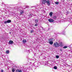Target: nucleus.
Instances as JSON below:
<instances>
[{"instance_id": "6ab92c4d", "label": "nucleus", "mask_w": 72, "mask_h": 72, "mask_svg": "<svg viewBox=\"0 0 72 72\" xmlns=\"http://www.w3.org/2000/svg\"><path fill=\"white\" fill-rule=\"evenodd\" d=\"M59 57L58 55H57L56 56V58H59Z\"/></svg>"}, {"instance_id": "a211bd4d", "label": "nucleus", "mask_w": 72, "mask_h": 72, "mask_svg": "<svg viewBox=\"0 0 72 72\" xmlns=\"http://www.w3.org/2000/svg\"><path fill=\"white\" fill-rule=\"evenodd\" d=\"M68 47L67 46H65L63 47V48L64 49H66V48H67Z\"/></svg>"}, {"instance_id": "9d476101", "label": "nucleus", "mask_w": 72, "mask_h": 72, "mask_svg": "<svg viewBox=\"0 0 72 72\" xmlns=\"http://www.w3.org/2000/svg\"><path fill=\"white\" fill-rule=\"evenodd\" d=\"M49 15L50 16V17H51L53 15V12H51L49 13Z\"/></svg>"}, {"instance_id": "0eeeda50", "label": "nucleus", "mask_w": 72, "mask_h": 72, "mask_svg": "<svg viewBox=\"0 0 72 72\" xmlns=\"http://www.w3.org/2000/svg\"><path fill=\"white\" fill-rule=\"evenodd\" d=\"M9 44H10L11 45L13 44V41L12 40H10L9 42Z\"/></svg>"}, {"instance_id": "cd10ccee", "label": "nucleus", "mask_w": 72, "mask_h": 72, "mask_svg": "<svg viewBox=\"0 0 72 72\" xmlns=\"http://www.w3.org/2000/svg\"><path fill=\"white\" fill-rule=\"evenodd\" d=\"M61 45H62V43H61Z\"/></svg>"}, {"instance_id": "2eb2a0df", "label": "nucleus", "mask_w": 72, "mask_h": 72, "mask_svg": "<svg viewBox=\"0 0 72 72\" xmlns=\"http://www.w3.org/2000/svg\"><path fill=\"white\" fill-rule=\"evenodd\" d=\"M37 64L38 65V66H40V64H41V63L40 62H39L37 63Z\"/></svg>"}, {"instance_id": "20e7f679", "label": "nucleus", "mask_w": 72, "mask_h": 72, "mask_svg": "<svg viewBox=\"0 0 72 72\" xmlns=\"http://www.w3.org/2000/svg\"><path fill=\"white\" fill-rule=\"evenodd\" d=\"M48 21L50 23H51V22H54V20L51 19H49Z\"/></svg>"}, {"instance_id": "39448f33", "label": "nucleus", "mask_w": 72, "mask_h": 72, "mask_svg": "<svg viewBox=\"0 0 72 72\" xmlns=\"http://www.w3.org/2000/svg\"><path fill=\"white\" fill-rule=\"evenodd\" d=\"M46 0H42V4H45L46 3Z\"/></svg>"}, {"instance_id": "f257e3e1", "label": "nucleus", "mask_w": 72, "mask_h": 72, "mask_svg": "<svg viewBox=\"0 0 72 72\" xmlns=\"http://www.w3.org/2000/svg\"><path fill=\"white\" fill-rule=\"evenodd\" d=\"M53 46L54 47H56V48L59 47V44H58V43L57 42L55 43L54 44Z\"/></svg>"}, {"instance_id": "4be33fe9", "label": "nucleus", "mask_w": 72, "mask_h": 72, "mask_svg": "<svg viewBox=\"0 0 72 72\" xmlns=\"http://www.w3.org/2000/svg\"><path fill=\"white\" fill-rule=\"evenodd\" d=\"M49 41H53V40H52V39H49Z\"/></svg>"}, {"instance_id": "ddd939ff", "label": "nucleus", "mask_w": 72, "mask_h": 72, "mask_svg": "<svg viewBox=\"0 0 72 72\" xmlns=\"http://www.w3.org/2000/svg\"><path fill=\"white\" fill-rule=\"evenodd\" d=\"M49 43L50 45H53V41H50L49 42Z\"/></svg>"}, {"instance_id": "f3484780", "label": "nucleus", "mask_w": 72, "mask_h": 72, "mask_svg": "<svg viewBox=\"0 0 72 72\" xmlns=\"http://www.w3.org/2000/svg\"><path fill=\"white\" fill-rule=\"evenodd\" d=\"M54 68L55 69H57V66H55L54 67Z\"/></svg>"}, {"instance_id": "2f4dec72", "label": "nucleus", "mask_w": 72, "mask_h": 72, "mask_svg": "<svg viewBox=\"0 0 72 72\" xmlns=\"http://www.w3.org/2000/svg\"><path fill=\"white\" fill-rule=\"evenodd\" d=\"M30 63H31V62H30Z\"/></svg>"}, {"instance_id": "9b49d317", "label": "nucleus", "mask_w": 72, "mask_h": 72, "mask_svg": "<svg viewBox=\"0 0 72 72\" xmlns=\"http://www.w3.org/2000/svg\"><path fill=\"white\" fill-rule=\"evenodd\" d=\"M57 17L55 16H53V19H57Z\"/></svg>"}, {"instance_id": "dca6fc26", "label": "nucleus", "mask_w": 72, "mask_h": 72, "mask_svg": "<svg viewBox=\"0 0 72 72\" xmlns=\"http://www.w3.org/2000/svg\"><path fill=\"white\" fill-rule=\"evenodd\" d=\"M12 71L13 72H15V69H14V68H13L12 69Z\"/></svg>"}, {"instance_id": "bb28decb", "label": "nucleus", "mask_w": 72, "mask_h": 72, "mask_svg": "<svg viewBox=\"0 0 72 72\" xmlns=\"http://www.w3.org/2000/svg\"><path fill=\"white\" fill-rule=\"evenodd\" d=\"M67 14H68V12H67Z\"/></svg>"}, {"instance_id": "7c9ffc66", "label": "nucleus", "mask_w": 72, "mask_h": 72, "mask_svg": "<svg viewBox=\"0 0 72 72\" xmlns=\"http://www.w3.org/2000/svg\"><path fill=\"white\" fill-rule=\"evenodd\" d=\"M10 33H11V32H10Z\"/></svg>"}, {"instance_id": "aec40b11", "label": "nucleus", "mask_w": 72, "mask_h": 72, "mask_svg": "<svg viewBox=\"0 0 72 72\" xmlns=\"http://www.w3.org/2000/svg\"><path fill=\"white\" fill-rule=\"evenodd\" d=\"M36 24H35L34 25L35 26H38V24H37V23H36Z\"/></svg>"}, {"instance_id": "a878e982", "label": "nucleus", "mask_w": 72, "mask_h": 72, "mask_svg": "<svg viewBox=\"0 0 72 72\" xmlns=\"http://www.w3.org/2000/svg\"><path fill=\"white\" fill-rule=\"evenodd\" d=\"M63 35H66V33H63Z\"/></svg>"}, {"instance_id": "6e6552de", "label": "nucleus", "mask_w": 72, "mask_h": 72, "mask_svg": "<svg viewBox=\"0 0 72 72\" xmlns=\"http://www.w3.org/2000/svg\"><path fill=\"white\" fill-rule=\"evenodd\" d=\"M24 12V10H21L20 11V15H22V14H23V13Z\"/></svg>"}, {"instance_id": "7ed1b4c3", "label": "nucleus", "mask_w": 72, "mask_h": 72, "mask_svg": "<svg viewBox=\"0 0 72 72\" xmlns=\"http://www.w3.org/2000/svg\"><path fill=\"white\" fill-rule=\"evenodd\" d=\"M46 3L47 4L48 6H49V5H50V1H49V0L46 1Z\"/></svg>"}, {"instance_id": "1a4fd4ad", "label": "nucleus", "mask_w": 72, "mask_h": 72, "mask_svg": "<svg viewBox=\"0 0 72 72\" xmlns=\"http://www.w3.org/2000/svg\"><path fill=\"white\" fill-rule=\"evenodd\" d=\"M16 72H22V70L19 69H17L16 71Z\"/></svg>"}, {"instance_id": "393cba45", "label": "nucleus", "mask_w": 72, "mask_h": 72, "mask_svg": "<svg viewBox=\"0 0 72 72\" xmlns=\"http://www.w3.org/2000/svg\"><path fill=\"white\" fill-rule=\"evenodd\" d=\"M71 24H72V21H71Z\"/></svg>"}, {"instance_id": "412c9836", "label": "nucleus", "mask_w": 72, "mask_h": 72, "mask_svg": "<svg viewBox=\"0 0 72 72\" xmlns=\"http://www.w3.org/2000/svg\"><path fill=\"white\" fill-rule=\"evenodd\" d=\"M55 4H56L57 5H58V4H59V2H56L55 3Z\"/></svg>"}, {"instance_id": "c85d7f7f", "label": "nucleus", "mask_w": 72, "mask_h": 72, "mask_svg": "<svg viewBox=\"0 0 72 72\" xmlns=\"http://www.w3.org/2000/svg\"><path fill=\"white\" fill-rule=\"evenodd\" d=\"M42 29H44V28H43V27H42Z\"/></svg>"}, {"instance_id": "4468645a", "label": "nucleus", "mask_w": 72, "mask_h": 72, "mask_svg": "<svg viewBox=\"0 0 72 72\" xmlns=\"http://www.w3.org/2000/svg\"><path fill=\"white\" fill-rule=\"evenodd\" d=\"M6 54H9V50H7L6 51Z\"/></svg>"}, {"instance_id": "c756f323", "label": "nucleus", "mask_w": 72, "mask_h": 72, "mask_svg": "<svg viewBox=\"0 0 72 72\" xmlns=\"http://www.w3.org/2000/svg\"><path fill=\"white\" fill-rule=\"evenodd\" d=\"M60 50L61 51H62V50Z\"/></svg>"}, {"instance_id": "5701e85b", "label": "nucleus", "mask_w": 72, "mask_h": 72, "mask_svg": "<svg viewBox=\"0 0 72 72\" xmlns=\"http://www.w3.org/2000/svg\"><path fill=\"white\" fill-rule=\"evenodd\" d=\"M33 30H31L30 31V33H33Z\"/></svg>"}, {"instance_id": "423d86ee", "label": "nucleus", "mask_w": 72, "mask_h": 72, "mask_svg": "<svg viewBox=\"0 0 72 72\" xmlns=\"http://www.w3.org/2000/svg\"><path fill=\"white\" fill-rule=\"evenodd\" d=\"M34 22L35 23H37L39 22V19H34Z\"/></svg>"}, {"instance_id": "b1692460", "label": "nucleus", "mask_w": 72, "mask_h": 72, "mask_svg": "<svg viewBox=\"0 0 72 72\" xmlns=\"http://www.w3.org/2000/svg\"><path fill=\"white\" fill-rule=\"evenodd\" d=\"M1 72H4V70H3V69H1Z\"/></svg>"}, {"instance_id": "f03ea898", "label": "nucleus", "mask_w": 72, "mask_h": 72, "mask_svg": "<svg viewBox=\"0 0 72 72\" xmlns=\"http://www.w3.org/2000/svg\"><path fill=\"white\" fill-rule=\"evenodd\" d=\"M12 21L10 20H8L7 21H5L4 22V23H11Z\"/></svg>"}, {"instance_id": "f8f14e48", "label": "nucleus", "mask_w": 72, "mask_h": 72, "mask_svg": "<svg viewBox=\"0 0 72 72\" xmlns=\"http://www.w3.org/2000/svg\"><path fill=\"white\" fill-rule=\"evenodd\" d=\"M22 42L24 44H25L26 42V39L23 40L22 41Z\"/></svg>"}]
</instances>
